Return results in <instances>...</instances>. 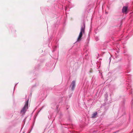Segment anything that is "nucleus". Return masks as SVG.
Here are the masks:
<instances>
[{
	"mask_svg": "<svg viewBox=\"0 0 133 133\" xmlns=\"http://www.w3.org/2000/svg\"><path fill=\"white\" fill-rule=\"evenodd\" d=\"M97 114V113L96 112L94 113L92 115V117L94 118L96 117V116Z\"/></svg>",
	"mask_w": 133,
	"mask_h": 133,
	"instance_id": "obj_5",
	"label": "nucleus"
},
{
	"mask_svg": "<svg viewBox=\"0 0 133 133\" xmlns=\"http://www.w3.org/2000/svg\"><path fill=\"white\" fill-rule=\"evenodd\" d=\"M109 59H110V58H109Z\"/></svg>",
	"mask_w": 133,
	"mask_h": 133,
	"instance_id": "obj_6",
	"label": "nucleus"
},
{
	"mask_svg": "<svg viewBox=\"0 0 133 133\" xmlns=\"http://www.w3.org/2000/svg\"><path fill=\"white\" fill-rule=\"evenodd\" d=\"M85 26V25L84 24L83 26L81 27L80 32L77 38V41H80L81 40L83 34L84 33Z\"/></svg>",
	"mask_w": 133,
	"mask_h": 133,
	"instance_id": "obj_1",
	"label": "nucleus"
},
{
	"mask_svg": "<svg viewBox=\"0 0 133 133\" xmlns=\"http://www.w3.org/2000/svg\"><path fill=\"white\" fill-rule=\"evenodd\" d=\"M127 7L126 6H124L123 8L122 11V12L123 13H124L125 14H127Z\"/></svg>",
	"mask_w": 133,
	"mask_h": 133,
	"instance_id": "obj_4",
	"label": "nucleus"
},
{
	"mask_svg": "<svg viewBox=\"0 0 133 133\" xmlns=\"http://www.w3.org/2000/svg\"><path fill=\"white\" fill-rule=\"evenodd\" d=\"M28 101H26L25 104L21 111V113L22 114H24L25 112L27 109L28 108Z\"/></svg>",
	"mask_w": 133,
	"mask_h": 133,
	"instance_id": "obj_2",
	"label": "nucleus"
},
{
	"mask_svg": "<svg viewBox=\"0 0 133 133\" xmlns=\"http://www.w3.org/2000/svg\"><path fill=\"white\" fill-rule=\"evenodd\" d=\"M75 81H72L71 84L70 85V87H71V89L72 90H73L75 88Z\"/></svg>",
	"mask_w": 133,
	"mask_h": 133,
	"instance_id": "obj_3",
	"label": "nucleus"
}]
</instances>
